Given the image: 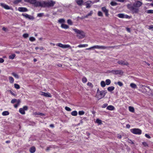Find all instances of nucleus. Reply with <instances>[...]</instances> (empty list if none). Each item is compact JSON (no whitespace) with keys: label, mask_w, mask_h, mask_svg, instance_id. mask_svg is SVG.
Listing matches in <instances>:
<instances>
[{"label":"nucleus","mask_w":153,"mask_h":153,"mask_svg":"<svg viewBox=\"0 0 153 153\" xmlns=\"http://www.w3.org/2000/svg\"><path fill=\"white\" fill-rule=\"evenodd\" d=\"M56 2L53 0H49L47 1H40V6L43 7H53Z\"/></svg>","instance_id":"obj_1"},{"label":"nucleus","mask_w":153,"mask_h":153,"mask_svg":"<svg viewBox=\"0 0 153 153\" xmlns=\"http://www.w3.org/2000/svg\"><path fill=\"white\" fill-rule=\"evenodd\" d=\"M74 31L77 34V36L79 39H82L84 38L85 36V33L81 30H79L77 29H73Z\"/></svg>","instance_id":"obj_2"},{"label":"nucleus","mask_w":153,"mask_h":153,"mask_svg":"<svg viewBox=\"0 0 153 153\" xmlns=\"http://www.w3.org/2000/svg\"><path fill=\"white\" fill-rule=\"evenodd\" d=\"M24 1L25 2L33 4L34 6L36 7H39L40 5V1H36V0H24Z\"/></svg>","instance_id":"obj_3"},{"label":"nucleus","mask_w":153,"mask_h":153,"mask_svg":"<svg viewBox=\"0 0 153 153\" xmlns=\"http://www.w3.org/2000/svg\"><path fill=\"white\" fill-rule=\"evenodd\" d=\"M131 132L133 134H140L142 133L141 130L138 128H134L131 129Z\"/></svg>","instance_id":"obj_4"},{"label":"nucleus","mask_w":153,"mask_h":153,"mask_svg":"<svg viewBox=\"0 0 153 153\" xmlns=\"http://www.w3.org/2000/svg\"><path fill=\"white\" fill-rule=\"evenodd\" d=\"M106 92L105 91H100L99 93V95L97 97V100H99L103 98L106 95Z\"/></svg>","instance_id":"obj_5"},{"label":"nucleus","mask_w":153,"mask_h":153,"mask_svg":"<svg viewBox=\"0 0 153 153\" xmlns=\"http://www.w3.org/2000/svg\"><path fill=\"white\" fill-rule=\"evenodd\" d=\"M108 72L109 73H111L114 74H121L123 73L122 71L120 70L109 71Z\"/></svg>","instance_id":"obj_6"},{"label":"nucleus","mask_w":153,"mask_h":153,"mask_svg":"<svg viewBox=\"0 0 153 153\" xmlns=\"http://www.w3.org/2000/svg\"><path fill=\"white\" fill-rule=\"evenodd\" d=\"M28 107L27 106H25L23 108H20L19 110V111L22 114H25V111L27 110Z\"/></svg>","instance_id":"obj_7"},{"label":"nucleus","mask_w":153,"mask_h":153,"mask_svg":"<svg viewBox=\"0 0 153 153\" xmlns=\"http://www.w3.org/2000/svg\"><path fill=\"white\" fill-rule=\"evenodd\" d=\"M117 63L121 65H128V62L126 60H120L117 62Z\"/></svg>","instance_id":"obj_8"},{"label":"nucleus","mask_w":153,"mask_h":153,"mask_svg":"<svg viewBox=\"0 0 153 153\" xmlns=\"http://www.w3.org/2000/svg\"><path fill=\"white\" fill-rule=\"evenodd\" d=\"M22 15L26 18H28L30 19L33 20L34 19V18L32 16L29 15L28 14L25 13H22Z\"/></svg>","instance_id":"obj_9"},{"label":"nucleus","mask_w":153,"mask_h":153,"mask_svg":"<svg viewBox=\"0 0 153 153\" xmlns=\"http://www.w3.org/2000/svg\"><path fill=\"white\" fill-rule=\"evenodd\" d=\"M40 94L42 95H43L45 97H52L51 95L48 92L45 93L43 92L40 91Z\"/></svg>","instance_id":"obj_10"},{"label":"nucleus","mask_w":153,"mask_h":153,"mask_svg":"<svg viewBox=\"0 0 153 153\" xmlns=\"http://www.w3.org/2000/svg\"><path fill=\"white\" fill-rule=\"evenodd\" d=\"M142 4V3L139 1H136L133 4V6L135 7H139Z\"/></svg>","instance_id":"obj_11"},{"label":"nucleus","mask_w":153,"mask_h":153,"mask_svg":"<svg viewBox=\"0 0 153 153\" xmlns=\"http://www.w3.org/2000/svg\"><path fill=\"white\" fill-rule=\"evenodd\" d=\"M102 11L104 12L106 16H108L109 14L108 13V10H107L105 7H103L102 8Z\"/></svg>","instance_id":"obj_12"},{"label":"nucleus","mask_w":153,"mask_h":153,"mask_svg":"<svg viewBox=\"0 0 153 153\" xmlns=\"http://www.w3.org/2000/svg\"><path fill=\"white\" fill-rule=\"evenodd\" d=\"M0 5L5 9L9 10L11 9L10 7L8 5L4 4L1 3H0Z\"/></svg>","instance_id":"obj_13"},{"label":"nucleus","mask_w":153,"mask_h":153,"mask_svg":"<svg viewBox=\"0 0 153 153\" xmlns=\"http://www.w3.org/2000/svg\"><path fill=\"white\" fill-rule=\"evenodd\" d=\"M18 10L19 11L21 12H25L28 11L27 9L24 7H19Z\"/></svg>","instance_id":"obj_14"},{"label":"nucleus","mask_w":153,"mask_h":153,"mask_svg":"<svg viewBox=\"0 0 153 153\" xmlns=\"http://www.w3.org/2000/svg\"><path fill=\"white\" fill-rule=\"evenodd\" d=\"M114 48V47L109 46L105 47L103 46H99V49H108L109 48Z\"/></svg>","instance_id":"obj_15"},{"label":"nucleus","mask_w":153,"mask_h":153,"mask_svg":"<svg viewBox=\"0 0 153 153\" xmlns=\"http://www.w3.org/2000/svg\"><path fill=\"white\" fill-rule=\"evenodd\" d=\"M106 109L107 110L112 111L114 109V107L112 105H109L107 107Z\"/></svg>","instance_id":"obj_16"},{"label":"nucleus","mask_w":153,"mask_h":153,"mask_svg":"<svg viewBox=\"0 0 153 153\" xmlns=\"http://www.w3.org/2000/svg\"><path fill=\"white\" fill-rule=\"evenodd\" d=\"M36 151V148L34 147L33 146L31 147L29 149L30 152L31 153H34Z\"/></svg>","instance_id":"obj_17"},{"label":"nucleus","mask_w":153,"mask_h":153,"mask_svg":"<svg viewBox=\"0 0 153 153\" xmlns=\"http://www.w3.org/2000/svg\"><path fill=\"white\" fill-rule=\"evenodd\" d=\"M76 1L77 4L80 6L83 3L82 0H76Z\"/></svg>","instance_id":"obj_18"},{"label":"nucleus","mask_w":153,"mask_h":153,"mask_svg":"<svg viewBox=\"0 0 153 153\" xmlns=\"http://www.w3.org/2000/svg\"><path fill=\"white\" fill-rule=\"evenodd\" d=\"M61 27L62 28L65 29H67L69 28L68 25L64 24H62Z\"/></svg>","instance_id":"obj_19"},{"label":"nucleus","mask_w":153,"mask_h":153,"mask_svg":"<svg viewBox=\"0 0 153 153\" xmlns=\"http://www.w3.org/2000/svg\"><path fill=\"white\" fill-rule=\"evenodd\" d=\"M91 2L90 1H88L87 2H86L85 4V5L86 6V7L89 8H90L91 7Z\"/></svg>","instance_id":"obj_20"},{"label":"nucleus","mask_w":153,"mask_h":153,"mask_svg":"<svg viewBox=\"0 0 153 153\" xmlns=\"http://www.w3.org/2000/svg\"><path fill=\"white\" fill-rule=\"evenodd\" d=\"M114 88H115L113 86H111L108 87L107 88V90L108 91L111 92V91H113L114 90Z\"/></svg>","instance_id":"obj_21"},{"label":"nucleus","mask_w":153,"mask_h":153,"mask_svg":"<svg viewBox=\"0 0 153 153\" xmlns=\"http://www.w3.org/2000/svg\"><path fill=\"white\" fill-rule=\"evenodd\" d=\"M95 48L98 49L99 45H95V46H92L90 48H86V49L87 50H90L92 49Z\"/></svg>","instance_id":"obj_22"},{"label":"nucleus","mask_w":153,"mask_h":153,"mask_svg":"<svg viewBox=\"0 0 153 153\" xmlns=\"http://www.w3.org/2000/svg\"><path fill=\"white\" fill-rule=\"evenodd\" d=\"M20 102H21V101H20V100H19V99L18 100V101H17V103L15 104L14 105V107L16 108H17L18 107V105H19V104L20 103Z\"/></svg>","instance_id":"obj_23"},{"label":"nucleus","mask_w":153,"mask_h":153,"mask_svg":"<svg viewBox=\"0 0 153 153\" xmlns=\"http://www.w3.org/2000/svg\"><path fill=\"white\" fill-rule=\"evenodd\" d=\"M9 79L10 82L11 83H13L14 82L13 78L11 76H9Z\"/></svg>","instance_id":"obj_24"},{"label":"nucleus","mask_w":153,"mask_h":153,"mask_svg":"<svg viewBox=\"0 0 153 153\" xmlns=\"http://www.w3.org/2000/svg\"><path fill=\"white\" fill-rule=\"evenodd\" d=\"M88 45L87 44H80L78 46V47L79 48L86 47L88 46Z\"/></svg>","instance_id":"obj_25"},{"label":"nucleus","mask_w":153,"mask_h":153,"mask_svg":"<svg viewBox=\"0 0 153 153\" xmlns=\"http://www.w3.org/2000/svg\"><path fill=\"white\" fill-rule=\"evenodd\" d=\"M130 86L131 88H137V86L134 83H131L130 84Z\"/></svg>","instance_id":"obj_26"},{"label":"nucleus","mask_w":153,"mask_h":153,"mask_svg":"<svg viewBox=\"0 0 153 153\" xmlns=\"http://www.w3.org/2000/svg\"><path fill=\"white\" fill-rule=\"evenodd\" d=\"M34 114L35 115H39L42 116L45 115L44 114L39 112H35L34 113Z\"/></svg>","instance_id":"obj_27"},{"label":"nucleus","mask_w":153,"mask_h":153,"mask_svg":"<svg viewBox=\"0 0 153 153\" xmlns=\"http://www.w3.org/2000/svg\"><path fill=\"white\" fill-rule=\"evenodd\" d=\"M16 56L15 54H13L9 56V59H13Z\"/></svg>","instance_id":"obj_28"},{"label":"nucleus","mask_w":153,"mask_h":153,"mask_svg":"<svg viewBox=\"0 0 153 153\" xmlns=\"http://www.w3.org/2000/svg\"><path fill=\"white\" fill-rule=\"evenodd\" d=\"M9 114V112L7 111H4L2 113V115L3 116H7Z\"/></svg>","instance_id":"obj_29"},{"label":"nucleus","mask_w":153,"mask_h":153,"mask_svg":"<svg viewBox=\"0 0 153 153\" xmlns=\"http://www.w3.org/2000/svg\"><path fill=\"white\" fill-rule=\"evenodd\" d=\"M105 83L107 85H110L111 83V81L110 79H106L105 80Z\"/></svg>","instance_id":"obj_30"},{"label":"nucleus","mask_w":153,"mask_h":153,"mask_svg":"<svg viewBox=\"0 0 153 153\" xmlns=\"http://www.w3.org/2000/svg\"><path fill=\"white\" fill-rule=\"evenodd\" d=\"M71 114L73 116H76L77 115V112L76 111H73L71 112Z\"/></svg>","instance_id":"obj_31"},{"label":"nucleus","mask_w":153,"mask_h":153,"mask_svg":"<svg viewBox=\"0 0 153 153\" xmlns=\"http://www.w3.org/2000/svg\"><path fill=\"white\" fill-rule=\"evenodd\" d=\"M100 84L102 87H104L106 85L105 82L103 81H102L101 82Z\"/></svg>","instance_id":"obj_32"},{"label":"nucleus","mask_w":153,"mask_h":153,"mask_svg":"<svg viewBox=\"0 0 153 153\" xmlns=\"http://www.w3.org/2000/svg\"><path fill=\"white\" fill-rule=\"evenodd\" d=\"M12 74L16 78H19V75L14 72H13L12 73Z\"/></svg>","instance_id":"obj_33"},{"label":"nucleus","mask_w":153,"mask_h":153,"mask_svg":"<svg viewBox=\"0 0 153 153\" xmlns=\"http://www.w3.org/2000/svg\"><path fill=\"white\" fill-rule=\"evenodd\" d=\"M117 16L120 18H124V15L123 14L120 13L118 14Z\"/></svg>","instance_id":"obj_34"},{"label":"nucleus","mask_w":153,"mask_h":153,"mask_svg":"<svg viewBox=\"0 0 153 153\" xmlns=\"http://www.w3.org/2000/svg\"><path fill=\"white\" fill-rule=\"evenodd\" d=\"M70 48V49L71 48V46L69 45H63V48Z\"/></svg>","instance_id":"obj_35"},{"label":"nucleus","mask_w":153,"mask_h":153,"mask_svg":"<svg viewBox=\"0 0 153 153\" xmlns=\"http://www.w3.org/2000/svg\"><path fill=\"white\" fill-rule=\"evenodd\" d=\"M22 0H15L13 2V3L15 4H18L19 3L21 2Z\"/></svg>","instance_id":"obj_36"},{"label":"nucleus","mask_w":153,"mask_h":153,"mask_svg":"<svg viewBox=\"0 0 153 153\" xmlns=\"http://www.w3.org/2000/svg\"><path fill=\"white\" fill-rule=\"evenodd\" d=\"M58 22L59 23H63L65 22V20L63 19H59L58 20Z\"/></svg>","instance_id":"obj_37"},{"label":"nucleus","mask_w":153,"mask_h":153,"mask_svg":"<svg viewBox=\"0 0 153 153\" xmlns=\"http://www.w3.org/2000/svg\"><path fill=\"white\" fill-rule=\"evenodd\" d=\"M14 87L17 89H19L20 88V86L19 85L15 83L14 84Z\"/></svg>","instance_id":"obj_38"},{"label":"nucleus","mask_w":153,"mask_h":153,"mask_svg":"<svg viewBox=\"0 0 153 153\" xmlns=\"http://www.w3.org/2000/svg\"><path fill=\"white\" fill-rule=\"evenodd\" d=\"M129 110L131 112H133L134 111V109L133 107L129 106Z\"/></svg>","instance_id":"obj_39"},{"label":"nucleus","mask_w":153,"mask_h":153,"mask_svg":"<svg viewBox=\"0 0 153 153\" xmlns=\"http://www.w3.org/2000/svg\"><path fill=\"white\" fill-rule=\"evenodd\" d=\"M82 81L83 83H85L87 81V79L85 77H83L82 79Z\"/></svg>","instance_id":"obj_40"},{"label":"nucleus","mask_w":153,"mask_h":153,"mask_svg":"<svg viewBox=\"0 0 153 153\" xmlns=\"http://www.w3.org/2000/svg\"><path fill=\"white\" fill-rule=\"evenodd\" d=\"M96 122L97 123H98L99 124H100L102 123V121L98 119H97L96 120Z\"/></svg>","instance_id":"obj_41"},{"label":"nucleus","mask_w":153,"mask_h":153,"mask_svg":"<svg viewBox=\"0 0 153 153\" xmlns=\"http://www.w3.org/2000/svg\"><path fill=\"white\" fill-rule=\"evenodd\" d=\"M17 101H18V100H17V99H12L11 100V103H12V104H13L14 103H15V102H17Z\"/></svg>","instance_id":"obj_42"},{"label":"nucleus","mask_w":153,"mask_h":153,"mask_svg":"<svg viewBox=\"0 0 153 153\" xmlns=\"http://www.w3.org/2000/svg\"><path fill=\"white\" fill-rule=\"evenodd\" d=\"M111 4L112 6H114L116 5L117 4L114 1H112L111 2Z\"/></svg>","instance_id":"obj_43"},{"label":"nucleus","mask_w":153,"mask_h":153,"mask_svg":"<svg viewBox=\"0 0 153 153\" xmlns=\"http://www.w3.org/2000/svg\"><path fill=\"white\" fill-rule=\"evenodd\" d=\"M79 115H82L84 114L85 112L84 111H79Z\"/></svg>","instance_id":"obj_44"},{"label":"nucleus","mask_w":153,"mask_h":153,"mask_svg":"<svg viewBox=\"0 0 153 153\" xmlns=\"http://www.w3.org/2000/svg\"><path fill=\"white\" fill-rule=\"evenodd\" d=\"M29 40L31 42H33L35 40V39L34 37H31L29 38Z\"/></svg>","instance_id":"obj_45"},{"label":"nucleus","mask_w":153,"mask_h":153,"mask_svg":"<svg viewBox=\"0 0 153 153\" xmlns=\"http://www.w3.org/2000/svg\"><path fill=\"white\" fill-rule=\"evenodd\" d=\"M147 13H153V10H148L147 11Z\"/></svg>","instance_id":"obj_46"},{"label":"nucleus","mask_w":153,"mask_h":153,"mask_svg":"<svg viewBox=\"0 0 153 153\" xmlns=\"http://www.w3.org/2000/svg\"><path fill=\"white\" fill-rule=\"evenodd\" d=\"M65 109L67 111H70L71 110L70 108L67 106H66L65 108Z\"/></svg>","instance_id":"obj_47"},{"label":"nucleus","mask_w":153,"mask_h":153,"mask_svg":"<svg viewBox=\"0 0 153 153\" xmlns=\"http://www.w3.org/2000/svg\"><path fill=\"white\" fill-rule=\"evenodd\" d=\"M29 36L28 34L27 33H25L23 35V36L24 38H26L28 37Z\"/></svg>","instance_id":"obj_48"},{"label":"nucleus","mask_w":153,"mask_h":153,"mask_svg":"<svg viewBox=\"0 0 153 153\" xmlns=\"http://www.w3.org/2000/svg\"><path fill=\"white\" fill-rule=\"evenodd\" d=\"M142 144L145 147L148 146V145L147 143L146 142H143L142 143Z\"/></svg>","instance_id":"obj_49"},{"label":"nucleus","mask_w":153,"mask_h":153,"mask_svg":"<svg viewBox=\"0 0 153 153\" xmlns=\"http://www.w3.org/2000/svg\"><path fill=\"white\" fill-rule=\"evenodd\" d=\"M117 84L120 86H123V84L122 82H121L119 81L117 82Z\"/></svg>","instance_id":"obj_50"},{"label":"nucleus","mask_w":153,"mask_h":153,"mask_svg":"<svg viewBox=\"0 0 153 153\" xmlns=\"http://www.w3.org/2000/svg\"><path fill=\"white\" fill-rule=\"evenodd\" d=\"M63 45L61 43H59L56 45L57 46H59V47L63 48Z\"/></svg>","instance_id":"obj_51"},{"label":"nucleus","mask_w":153,"mask_h":153,"mask_svg":"<svg viewBox=\"0 0 153 153\" xmlns=\"http://www.w3.org/2000/svg\"><path fill=\"white\" fill-rule=\"evenodd\" d=\"M92 14V12L91 11L89 13H88V14H87L85 16V18H87L88 17V16H91V15Z\"/></svg>","instance_id":"obj_52"},{"label":"nucleus","mask_w":153,"mask_h":153,"mask_svg":"<svg viewBox=\"0 0 153 153\" xmlns=\"http://www.w3.org/2000/svg\"><path fill=\"white\" fill-rule=\"evenodd\" d=\"M98 15L99 16H102L103 14L102 12L101 11H99L98 13Z\"/></svg>","instance_id":"obj_53"},{"label":"nucleus","mask_w":153,"mask_h":153,"mask_svg":"<svg viewBox=\"0 0 153 153\" xmlns=\"http://www.w3.org/2000/svg\"><path fill=\"white\" fill-rule=\"evenodd\" d=\"M67 23L69 25H71L72 24V22L71 19H68L67 20Z\"/></svg>","instance_id":"obj_54"},{"label":"nucleus","mask_w":153,"mask_h":153,"mask_svg":"<svg viewBox=\"0 0 153 153\" xmlns=\"http://www.w3.org/2000/svg\"><path fill=\"white\" fill-rule=\"evenodd\" d=\"M87 85L88 86H90V87H93V85L90 82H88L87 83Z\"/></svg>","instance_id":"obj_55"},{"label":"nucleus","mask_w":153,"mask_h":153,"mask_svg":"<svg viewBox=\"0 0 153 153\" xmlns=\"http://www.w3.org/2000/svg\"><path fill=\"white\" fill-rule=\"evenodd\" d=\"M43 15H44V13H39L38 14L37 16L39 17H41Z\"/></svg>","instance_id":"obj_56"},{"label":"nucleus","mask_w":153,"mask_h":153,"mask_svg":"<svg viewBox=\"0 0 153 153\" xmlns=\"http://www.w3.org/2000/svg\"><path fill=\"white\" fill-rule=\"evenodd\" d=\"M108 105V104L107 103H104V104H103L102 105V108H105Z\"/></svg>","instance_id":"obj_57"},{"label":"nucleus","mask_w":153,"mask_h":153,"mask_svg":"<svg viewBox=\"0 0 153 153\" xmlns=\"http://www.w3.org/2000/svg\"><path fill=\"white\" fill-rule=\"evenodd\" d=\"M145 136L146 137H147L149 139V138H150L151 137L149 134H145Z\"/></svg>","instance_id":"obj_58"},{"label":"nucleus","mask_w":153,"mask_h":153,"mask_svg":"<svg viewBox=\"0 0 153 153\" xmlns=\"http://www.w3.org/2000/svg\"><path fill=\"white\" fill-rule=\"evenodd\" d=\"M134 13H137L138 12V9L137 8H135L134 10H133Z\"/></svg>","instance_id":"obj_59"},{"label":"nucleus","mask_w":153,"mask_h":153,"mask_svg":"<svg viewBox=\"0 0 153 153\" xmlns=\"http://www.w3.org/2000/svg\"><path fill=\"white\" fill-rule=\"evenodd\" d=\"M149 29H151L152 30H153V25H151L149 26Z\"/></svg>","instance_id":"obj_60"},{"label":"nucleus","mask_w":153,"mask_h":153,"mask_svg":"<svg viewBox=\"0 0 153 153\" xmlns=\"http://www.w3.org/2000/svg\"><path fill=\"white\" fill-rule=\"evenodd\" d=\"M4 61V60L2 58H0V63H2Z\"/></svg>","instance_id":"obj_61"},{"label":"nucleus","mask_w":153,"mask_h":153,"mask_svg":"<svg viewBox=\"0 0 153 153\" xmlns=\"http://www.w3.org/2000/svg\"><path fill=\"white\" fill-rule=\"evenodd\" d=\"M124 18H126V19H128L129 18V16L127 15H124Z\"/></svg>","instance_id":"obj_62"},{"label":"nucleus","mask_w":153,"mask_h":153,"mask_svg":"<svg viewBox=\"0 0 153 153\" xmlns=\"http://www.w3.org/2000/svg\"><path fill=\"white\" fill-rule=\"evenodd\" d=\"M126 127L127 128H129L130 127V125L129 124H127L126 125Z\"/></svg>","instance_id":"obj_63"},{"label":"nucleus","mask_w":153,"mask_h":153,"mask_svg":"<svg viewBox=\"0 0 153 153\" xmlns=\"http://www.w3.org/2000/svg\"><path fill=\"white\" fill-rule=\"evenodd\" d=\"M54 126V125L53 124H51L50 125V127L52 128H53Z\"/></svg>","instance_id":"obj_64"}]
</instances>
